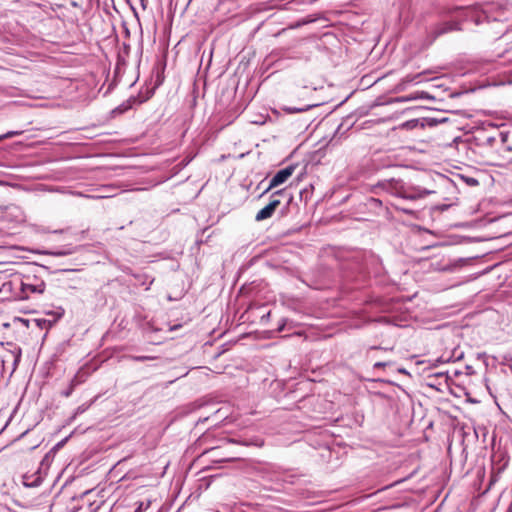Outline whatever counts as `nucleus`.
<instances>
[{"label":"nucleus","instance_id":"1","mask_svg":"<svg viewBox=\"0 0 512 512\" xmlns=\"http://www.w3.org/2000/svg\"><path fill=\"white\" fill-rule=\"evenodd\" d=\"M12 285L18 287L19 292L16 294L20 300L30 299L33 295H41L46 289L45 281L31 273L23 274L21 277H16L13 281H9L3 284V287H9Z\"/></svg>","mask_w":512,"mask_h":512},{"label":"nucleus","instance_id":"2","mask_svg":"<svg viewBox=\"0 0 512 512\" xmlns=\"http://www.w3.org/2000/svg\"><path fill=\"white\" fill-rule=\"evenodd\" d=\"M377 186L396 197L411 201L424 198L431 193L429 190L407 185L402 180L394 178L383 180Z\"/></svg>","mask_w":512,"mask_h":512},{"label":"nucleus","instance_id":"3","mask_svg":"<svg viewBox=\"0 0 512 512\" xmlns=\"http://www.w3.org/2000/svg\"><path fill=\"white\" fill-rule=\"evenodd\" d=\"M493 9V4H475L469 7H458L456 8V17L464 21H472L476 25L485 21L489 22L490 20L499 21L500 18L492 14Z\"/></svg>","mask_w":512,"mask_h":512},{"label":"nucleus","instance_id":"4","mask_svg":"<svg viewBox=\"0 0 512 512\" xmlns=\"http://www.w3.org/2000/svg\"><path fill=\"white\" fill-rule=\"evenodd\" d=\"M295 167L290 165L281 170H279L270 180L268 187L264 190V192L260 195L262 197L266 193H268L271 189L285 183L289 177L292 176Z\"/></svg>","mask_w":512,"mask_h":512},{"label":"nucleus","instance_id":"5","mask_svg":"<svg viewBox=\"0 0 512 512\" xmlns=\"http://www.w3.org/2000/svg\"><path fill=\"white\" fill-rule=\"evenodd\" d=\"M64 312L62 307H58L56 310L47 313L51 318L35 319V323L41 329H49L64 315Z\"/></svg>","mask_w":512,"mask_h":512},{"label":"nucleus","instance_id":"6","mask_svg":"<svg viewBox=\"0 0 512 512\" xmlns=\"http://www.w3.org/2000/svg\"><path fill=\"white\" fill-rule=\"evenodd\" d=\"M461 22L457 20H451V21H445L442 23L437 24L433 29V36L434 38H437L441 35H444L446 33L452 32V31H459L461 30Z\"/></svg>","mask_w":512,"mask_h":512},{"label":"nucleus","instance_id":"7","mask_svg":"<svg viewBox=\"0 0 512 512\" xmlns=\"http://www.w3.org/2000/svg\"><path fill=\"white\" fill-rule=\"evenodd\" d=\"M499 137L501 141L499 152L509 162H512V132H500Z\"/></svg>","mask_w":512,"mask_h":512},{"label":"nucleus","instance_id":"8","mask_svg":"<svg viewBox=\"0 0 512 512\" xmlns=\"http://www.w3.org/2000/svg\"><path fill=\"white\" fill-rule=\"evenodd\" d=\"M277 209V203L275 200H270V202L261 210H259L255 216V221L261 222L263 220L269 219L273 216Z\"/></svg>","mask_w":512,"mask_h":512},{"label":"nucleus","instance_id":"9","mask_svg":"<svg viewBox=\"0 0 512 512\" xmlns=\"http://www.w3.org/2000/svg\"><path fill=\"white\" fill-rule=\"evenodd\" d=\"M314 106L315 105H311V104H306V105H301V106L282 105L280 107V109L288 114H293V113H302V112L308 111L309 109L313 108Z\"/></svg>","mask_w":512,"mask_h":512},{"label":"nucleus","instance_id":"10","mask_svg":"<svg viewBox=\"0 0 512 512\" xmlns=\"http://www.w3.org/2000/svg\"><path fill=\"white\" fill-rule=\"evenodd\" d=\"M40 483H41V478L39 476H37V477H34V475H32V476L25 475L24 476V485L27 487H37L40 485Z\"/></svg>","mask_w":512,"mask_h":512},{"label":"nucleus","instance_id":"11","mask_svg":"<svg viewBox=\"0 0 512 512\" xmlns=\"http://www.w3.org/2000/svg\"><path fill=\"white\" fill-rule=\"evenodd\" d=\"M93 403H94V400H91L90 403H88V404H82V405L78 406L77 409L75 410L74 414L70 417L69 423L74 421L78 415L87 411Z\"/></svg>","mask_w":512,"mask_h":512},{"label":"nucleus","instance_id":"12","mask_svg":"<svg viewBox=\"0 0 512 512\" xmlns=\"http://www.w3.org/2000/svg\"><path fill=\"white\" fill-rule=\"evenodd\" d=\"M460 178L465 184H467L470 187H476L479 185V181L474 177L461 175Z\"/></svg>","mask_w":512,"mask_h":512},{"label":"nucleus","instance_id":"13","mask_svg":"<svg viewBox=\"0 0 512 512\" xmlns=\"http://www.w3.org/2000/svg\"><path fill=\"white\" fill-rule=\"evenodd\" d=\"M126 358L131 360V361H135V362H145V361H148V360L155 359V357H153V356H146V355H141V356L128 355V356H126Z\"/></svg>","mask_w":512,"mask_h":512},{"label":"nucleus","instance_id":"14","mask_svg":"<svg viewBox=\"0 0 512 512\" xmlns=\"http://www.w3.org/2000/svg\"><path fill=\"white\" fill-rule=\"evenodd\" d=\"M286 194V191L285 189H280V190H277L275 192H273L270 196V200H275L276 203H277V207L280 205V199L279 197L282 196V195H285Z\"/></svg>","mask_w":512,"mask_h":512},{"label":"nucleus","instance_id":"15","mask_svg":"<svg viewBox=\"0 0 512 512\" xmlns=\"http://www.w3.org/2000/svg\"><path fill=\"white\" fill-rule=\"evenodd\" d=\"M264 444V441L260 438H254V439H251L249 441H245L243 442V445H246V446H250V445H254V446H257V447H262Z\"/></svg>","mask_w":512,"mask_h":512},{"label":"nucleus","instance_id":"16","mask_svg":"<svg viewBox=\"0 0 512 512\" xmlns=\"http://www.w3.org/2000/svg\"><path fill=\"white\" fill-rule=\"evenodd\" d=\"M23 133V131H8L5 134L0 135V141H3L4 139H9L14 136H19Z\"/></svg>","mask_w":512,"mask_h":512},{"label":"nucleus","instance_id":"17","mask_svg":"<svg viewBox=\"0 0 512 512\" xmlns=\"http://www.w3.org/2000/svg\"><path fill=\"white\" fill-rule=\"evenodd\" d=\"M393 362L392 361H379V362H376L374 365H373V368L374 369H379V368H383V367H386V366H390L392 365Z\"/></svg>","mask_w":512,"mask_h":512},{"label":"nucleus","instance_id":"18","mask_svg":"<svg viewBox=\"0 0 512 512\" xmlns=\"http://www.w3.org/2000/svg\"><path fill=\"white\" fill-rule=\"evenodd\" d=\"M73 391H74L73 385H69V387H68L66 390H64V391H62V392H61V395H62L63 397L68 398L69 396H71V394L73 393Z\"/></svg>","mask_w":512,"mask_h":512},{"label":"nucleus","instance_id":"19","mask_svg":"<svg viewBox=\"0 0 512 512\" xmlns=\"http://www.w3.org/2000/svg\"><path fill=\"white\" fill-rule=\"evenodd\" d=\"M80 383H81V380H79V379H78V376H77V375H75V376L71 379V381H70V384H69V385H73V388L75 389V387H76L77 385H79Z\"/></svg>","mask_w":512,"mask_h":512},{"label":"nucleus","instance_id":"20","mask_svg":"<svg viewBox=\"0 0 512 512\" xmlns=\"http://www.w3.org/2000/svg\"><path fill=\"white\" fill-rule=\"evenodd\" d=\"M396 208L406 214H409V215L413 214V210H411V209H408L405 207H398V206H396Z\"/></svg>","mask_w":512,"mask_h":512},{"label":"nucleus","instance_id":"21","mask_svg":"<svg viewBox=\"0 0 512 512\" xmlns=\"http://www.w3.org/2000/svg\"><path fill=\"white\" fill-rule=\"evenodd\" d=\"M373 350H384V351H386V350H388V349H387V348H382V347H380V346H371V347L368 349V354H369L371 351H373Z\"/></svg>","mask_w":512,"mask_h":512},{"label":"nucleus","instance_id":"22","mask_svg":"<svg viewBox=\"0 0 512 512\" xmlns=\"http://www.w3.org/2000/svg\"><path fill=\"white\" fill-rule=\"evenodd\" d=\"M68 440V437L64 438L63 440H61L60 442H58L56 445H55V448L58 449L60 447H62Z\"/></svg>","mask_w":512,"mask_h":512},{"label":"nucleus","instance_id":"23","mask_svg":"<svg viewBox=\"0 0 512 512\" xmlns=\"http://www.w3.org/2000/svg\"><path fill=\"white\" fill-rule=\"evenodd\" d=\"M398 371L403 374H408L405 368H400Z\"/></svg>","mask_w":512,"mask_h":512},{"label":"nucleus","instance_id":"24","mask_svg":"<svg viewBox=\"0 0 512 512\" xmlns=\"http://www.w3.org/2000/svg\"><path fill=\"white\" fill-rule=\"evenodd\" d=\"M140 2H141L142 7L145 8L146 7V5H145L146 0H140Z\"/></svg>","mask_w":512,"mask_h":512},{"label":"nucleus","instance_id":"25","mask_svg":"<svg viewBox=\"0 0 512 512\" xmlns=\"http://www.w3.org/2000/svg\"><path fill=\"white\" fill-rule=\"evenodd\" d=\"M493 140H494V138H492V137H489V138H488V142H491V141H493Z\"/></svg>","mask_w":512,"mask_h":512}]
</instances>
